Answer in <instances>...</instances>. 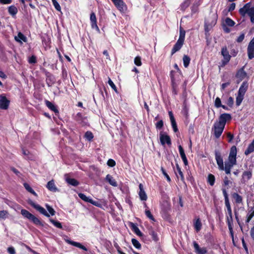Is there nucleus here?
Wrapping results in <instances>:
<instances>
[{
	"mask_svg": "<svg viewBox=\"0 0 254 254\" xmlns=\"http://www.w3.org/2000/svg\"><path fill=\"white\" fill-rule=\"evenodd\" d=\"M236 155L237 148L235 146H233L230 149L228 160L225 162V166H224L223 170L225 171L226 174H230L231 168L234 165L236 164Z\"/></svg>",
	"mask_w": 254,
	"mask_h": 254,
	"instance_id": "f257e3e1",
	"label": "nucleus"
},
{
	"mask_svg": "<svg viewBox=\"0 0 254 254\" xmlns=\"http://www.w3.org/2000/svg\"><path fill=\"white\" fill-rule=\"evenodd\" d=\"M28 203L30 204L31 206H32L35 209H36L37 211H38L41 214L44 215V216L47 217H50V215H51L52 216H54L56 212L55 210L48 204H46V207L48 211L49 212V213H48L47 212V211L44 208L41 206L40 205L35 203L33 201H32L31 199L28 200Z\"/></svg>",
	"mask_w": 254,
	"mask_h": 254,
	"instance_id": "f03ea898",
	"label": "nucleus"
},
{
	"mask_svg": "<svg viewBox=\"0 0 254 254\" xmlns=\"http://www.w3.org/2000/svg\"><path fill=\"white\" fill-rule=\"evenodd\" d=\"M239 13L242 16L244 17L246 14L250 17L251 21L254 23V6L251 7V3H247L239 9Z\"/></svg>",
	"mask_w": 254,
	"mask_h": 254,
	"instance_id": "7ed1b4c3",
	"label": "nucleus"
},
{
	"mask_svg": "<svg viewBox=\"0 0 254 254\" xmlns=\"http://www.w3.org/2000/svg\"><path fill=\"white\" fill-rule=\"evenodd\" d=\"M21 214L24 218H26L31 221L35 225L44 226L43 222L40 221L39 219L30 213L27 210L22 209L21 210Z\"/></svg>",
	"mask_w": 254,
	"mask_h": 254,
	"instance_id": "20e7f679",
	"label": "nucleus"
},
{
	"mask_svg": "<svg viewBox=\"0 0 254 254\" xmlns=\"http://www.w3.org/2000/svg\"><path fill=\"white\" fill-rule=\"evenodd\" d=\"M221 55L224 58V59L222 60V65L224 66L229 62L231 57L226 46L222 47L221 49Z\"/></svg>",
	"mask_w": 254,
	"mask_h": 254,
	"instance_id": "39448f33",
	"label": "nucleus"
},
{
	"mask_svg": "<svg viewBox=\"0 0 254 254\" xmlns=\"http://www.w3.org/2000/svg\"><path fill=\"white\" fill-rule=\"evenodd\" d=\"M225 127L215 123L212 129H214V135L216 138H218L222 134Z\"/></svg>",
	"mask_w": 254,
	"mask_h": 254,
	"instance_id": "423d86ee",
	"label": "nucleus"
},
{
	"mask_svg": "<svg viewBox=\"0 0 254 254\" xmlns=\"http://www.w3.org/2000/svg\"><path fill=\"white\" fill-rule=\"evenodd\" d=\"M247 53L250 60L254 58V37L251 40L248 45Z\"/></svg>",
	"mask_w": 254,
	"mask_h": 254,
	"instance_id": "0eeeda50",
	"label": "nucleus"
},
{
	"mask_svg": "<svg viewBox=\"0 0 254 254\" xmlns=\"http://www.w3.org/2000/svg\"><path fill=\"white\" fill-rule=\"evenodd\" d=\"M215 157L218 168L220 170H224V162L221 154L219 151H215Z\"/></svg>",
	"mask_w": 254,
	"mask_h": 254,
	"instance_id": "6e6552de",
	"label": "nucleus"
},
{
	"mask_svg": "<svg viewBox=\"0 0 254 254\" xmlns=\"http://www.w3.org/2000/svg\"><path fill=\"white\" fill-rule=\"evenodd\" d=\"M74 119L78 124L82 126H86L88 124L87 118L83 117L80 113H78L75 116Z\"/></svg>",
	"mask_w": 254,
	"mask_h": 254,
	"instance_id": "1a4fd4ad",
	"label": "nucleus"
},
{
	"mask_svg": "<svg viewBox=\"0 0 254 254\" xmlns=\"http://www.w3.org/2000/svg\"><path fill=\"white\" fill-rule=\"evenodd\" d=\"M252 177V170H249L245 171L243 173L241 179V183L244 184H246L248 181L250 180Z\"/></svg>",
	"mask_w": 254,
	"mask_h": 254,
	"instance_id": "9d476101",
	"label": "nucleus"
},
{
	"mask_svg": "<svg viewBox=\"0 0 254 254\" xmlns=\"http://www.w3.org/2000/svg\"><path fill=\"white\" fill-rule=\"evenodd\" d=\"M10 101L5 96L0 95V109L6 110L9 106Z\"/></svg>",
	"mask_w": 254,
	"mask_h": 254,
	"instance_id": "9b49d317",
	"label": "nucleus"
},
{
	"mask_svg": "<svg viewBox=\"0 0 254 254\" xmlns=\"http://www.w3.org/2000/svg\"><path fill=\"white\" fill-rule=\"evenodd\" d=\"M231 116L230 114L224 113L220 115L219 119V121L216 123L221 125V126H223L225 127L227 121L231 120Z\"/></svg>",
	"mask_w": 254,
	"mask_h": 254,
	"instance_id": "f8f14e48",
	"label": "nucleus"
},
{
	"mask_svg": "<svg viewBox=\"0 0 254 254\" xmlns=\"http://www.w3.org/2000/svg\"><path fill=\"white\" fill-rule=\"evenodd\" d=\"M116 7L122 12L124 11L126 9V6L123 0H111Z\"/></svg>",
	"mask_w": 254,
	"mask_h": 254,
	"instance_id": "ddd939ff",
	"label": "nucleus"
},
{
	"mask_svg": "<svg viewBox=\"0 0 254 254\" xmlns=\"http://www.w3.org/2000/svg\"><path fill=\"white\" fill-rule=\"evenodd\" d=\"M193 247L194 249L195 252L197 254H205L207 252L206 248L202 247L200 248L199 245L195 242H193Z\"/></svg>",
	"mask_w": 254,
	"mask_h": 254,
	"instance_id": "4468645a",
	"label": "nucleus"
},
{
	"mask_svg": "<svg viewBox=\"0 0 254 254\" xmlns=\"http://www.w3.org/2000/svg\"><path fill=\"white\" fill-rule=\"evenodd\" d=\"M160 140L162 145H164L165 143L170 145L171 144V138L169 135L163 133L160 134Z\"/></svg>",
	"mask_w": 254,
	"mask_h": 254,
	"instance_id": "2eb2a0df",
	"label": "nucleus"
},
{
	"mask_svg": "<svg viewBox=\"0 0 254 254\" xmlns=\"http://www.w3.org/2000/svg\"><path fill=\"white\" fill-rule=\"evenodd\" d=\"M139 191L138 192V195L139 196V198L141 200L145 201L147 200V195L143 189V186L141 184H140L139 185Z\"/></svg>",
	"mask_w": 254,
	"mask_h": 254,
	"instance_id": "dca6fc26",
	"label": "nucleus"
},
{
	"mask_svg": "<svg viewBox=\"0 0 254 254\" xmlns=\"http://www.w3.org/2000/svg\"><path fill=\"white\" fill-rule=\"evenodd\" d=\"M211 17L213 19V20L210 23L208 19H205V30H206L207 27L208 26H213L216 23V20L217 18V15L216 13H213L211 15Z\"/></svg>",
	"mask_w": 254,
	"mask_h": 254,
	"instance_id": "f3484780",
	"label": "nucleus"
},
{
	"mask_svg": "<svg viewBox=\"0 0 254 254\" xmlns=\"http://www.w3.org/2000/svg\"><path fill=\"white\" fill-rule=\"evenodd\" d=\"M90 20L91 21V25L92 28H96L99 30V28L97 24V19L94 12H91L90 14Z\"/></svg>",
	"mask_w": 254,
	"mask_h": 254,
	"instance_id": "a211bd4d",
	"label": "nucleus"
},
{
	"mask_svg": "<svg viewBox=\"0 0 254 254\" xmlns=\"http://www.w3.org/2000/svg\"><path fill=\"white\" fill-rule=\"evenodd\" d=\"M169 115L170 117V121L171 122V125L174 132H176L178 131V129L177 127V125L176 122L175 121V119L173 116V113L171 111L169 112Z\"/></svg>",
	"mask_w": 254,
	"mask_h": 254,
	"instance_id": "6ab92c4d",
	"label": "nucleus"
},
{
	"mask_svg": "<svg viewBox=\"0 0 254 254\" xmlns=\"http://www.w3.org/2000/svg\"><path fill=\"white\" fill-rule=\"evenodd\" d=\"M179 151L180 154V156L181 157V158L185 164V165L187 166L188 165V161L187 158V157L186 156V154L185 153L184 150L183 148L181 145L179 146Z\"/></svg>",
	"mask_w": 254,
	"mask_h": 254,
	"instance_id": "aec40b11",
	"label": "nucleus"
},
{
	"mask_svg": "<svg viewBox=\"0 0 254 254\" xmlns=\"http://www.w3.org/2000/svg\"><path fill=\"white\" fill-rule=\"evenodd\" d=\"M184 42L177 40L172 49L171 54L173 55L177 51H179L183 45Z\"/></svg>",
	"mask_w": 254,
	"mask_h": 254,
	"instance_id": "412c9836",
	"label": "nucleus"
},
{
	"mask_svg": "<svg viewBox=\"0 0 254 254\" xmlns=\"http://www.w3.org/2000/svg\"><path fill=\"white\" fill-rule=\"evenodd\" d=\"M129 226L132 229V230L137 235L139 236H141L142 235V233L141 232L136 224L133 222H129Z\"/></svg>",
	"mask_w": 254,
	"mask_h": 254,
	"instance_id": "4be33fe9",
	"label": "nucleus"
},
{
	"mask_svg": "<svg viewBox=\"0 0 254 254\" xmlns=\"http://www.w3.org/2000/svg\"><path fill=\"white\" fill-rule=\"evenodd\" d=\"M46 187L49 190L53 192H56L58 190V189L56 186L55 182L53 180L48 182Z\"/></svg>",
	"mask_w": 254,
	"mask_h": 254,
	"instance_id": "5701e85b",
	"label": "nucleus"
},
{
	"mask_svg": "<svg viewBox=\"0 0 254 254\" xmlns=\"http://www.w3.org/2000/svg\"><path fill=\"white\" fill-rule=\"evenodd\" d=\"M254 216V206L253 207H250L249 209V211L247 215V219L246 220V222L247 223H249L251 220Z\"/></svg>",
	"mask_w": 254,
	"mask_h": 254,
	"instance_id": "b1692460",
	"label": "nucleus"
},
{
	"mask_svg": "<svg viewBox=\"0 0 254 254\" xmlns=\"http://www.w3.org/2000/svg\"><path fill=\"white\" fill-rule=\"evenodd\" d=\"M246 76L247 73L245 71L244 67H242L239 69L236 75V77L241 80L244 79L246 77Z\"/></svg>",
	"mask_w": 254,
	"mask_h": 254,
	"instance_id": "393cba45",
	"label": "nucleus"
},
{
	"mask_svg": "<svg viewBox=\"0 0 254 254\" xmlns=\"http://www.w3.org/2000/svg\"><path fill=\"white\" fill-rule=\"evenodd\" d=\"M15 41L17 42L22 43V41L24 42H27V38L21 32H19L17 36H15L14 38Z\"/></svg>",
	"mask_w": 254,
	"mask_h": 254,
	"instance_id": "a878e982",
	"label": "nucleus"
},
{
	"mask_svg": "<svg viewBox=\"0 0 254 254\" xmlns=\"http://www.w3.org/2000/svg\"><path fill=\"white\" fill-rule=\"evenodd\" d=\"M45 104L46 106L51 111L54 112L55 113H58L59 110L56 106L49 101L46 100Z\"/></svg>",
	"mask_w": 254,
	"mask_h": 254,
	"instance_id": "bb28decb",
	"label": "nucleus"
},
{
	"mask_svg": "<svg viewBox=\"0 0 254 254\" xmlns=\"http://www.w3.org/2000/svg\"><path fill=\"white\" fill-rule=\"evenodd\" d=\"M248 88L246 83L243 82L239 88L238 94L244 96Z\"/></svg>",
	"mask_w": 254,
	"mask_h": 254,
	"instance_id": "cd10ccee",
	"label": "nucleus"
},
{
	"mask_svg": "<svg viewBox=\"0 0 254 254\" xmlns=\"http://www.w3.org/2000/svg\"><path fill=\"white\" fill-rule=\"evenodd\" d=\"M106 180L112 186L117 187L118 186L116 181L110 175L108 174L106 176Z\"/></svg>",
	"mask_w": 254,
	"mask_h": 254,
	"instance_id": "c85d7f7f",
	"label": "nucleus"
},
{
	"mask_svg": "<svg viewBox=\"0 0 254 254\" xmlns=\"http://www.w3.org/2000/svg\"><path fill=\"white\" fill-rule=\"evenodd\" d=\"M55 82L54 76L51 74L47 76L46 78V83L49 87L52 86Z\"/></svg>",
	"mask_w": 254,
	"mask_h": 254,
	"instance_id": "c756f323",
	"label": "nucleus"
},
{
	"mask_svg": "<svg viewBox=\"0 0 254 254\" xmlns=\"http://www.w3.org/2000/svg\"><path fill=\"white\" fill-rule=\"evenodd\" d=\"M232 197L235 199V202L237 204L242 203L243 202L242 197L236 192L232 194Z\"/></svg>",
	"mask_w": 254,
	"mask_h": 254,
	"instance_id": "7c9ffc66",
	"label": "nucleus"
},
{
	"mask_svg": "<svg viewBox=\"0 0 254 254\" xmlns=\"http://www.w3.org/2000/svg\"><path fill=\"white\" fill-rule=\"evenodd\" d=\"M69 243L70 244H71L72 246L76 247L77 248H78L82 249L84 251H87V249L85 247H84V246H83L82 245H81L80 243H79L78 242L72 241H69Z\"/></svg>",
	"mask_w": 254,
	"mask_h": 254,
	"instance_id": "2f4dec72",
	"label": "nucleus"
},
{
	"mask_svg": "<svg viewBox=\"0 0 254 254\" xmlns=\"http://www.w3.org/2000/svg\"><path fill=\"white\" fill-rule=\"evenodd\" d=\"M65 180L67 183L72 186L76 187L79 185V182L75 179L66 178Z\"/></svg>",
	"mask_w": 254,
	"mask_h": 254,
	"instance_id": "473e14b6",
	"label": "nucleus"
},
{
	"mask_svg": "<svg viewBox=\"0 0 254 254\" xmlns=\"http://www.w3.org/2000/svg\"><path fill=\"white\" fill-rule=\"evenodd\" d=\"M194 227L195 231L199 232L202 227V224L199 218H197L194 223Z\"/></svg>",
	"mask_w": 254,
	"mask_h": 254,
	"instance_id": "72a5a7b5",
	"label": "nucleus"
},
{
	"mask_svg": "<svg viewBox=\"0 0 254 254\" xmlns=\"http://www.w3.org/2000/svg\"><path fill=\"white\" fill-rule=\"evenodd\" d=\"M254 151V139L252 142L248 146L247 149L245 151V154L246 155H249Z\"/></svg>",
	"mask_w": 254,
	"mask_h": 254,
	"instance_id": "f704fd0d",
	"label": "nucleus"
},
{
	"mask_svg": "<svg viewBox=\"0 0 254 254\" xmlns=\"http://www.w3.org/2000/svg\"><path fill=\"white\" fill-rule=\"evenodd\" d=\"M8 11L11 15L14 16L17 13L18 10L16 7L14 5H10L8 8Z\"/></svg>",
	"mask_w": 254,
	"mask_h": 254,
	"instance_id": "c9c22d12",
	"label": "nucleus"
},
{
	"mask_svg": "<svg viewBox=\"0 0 254 254\" xmlns=\"http://www.w3.org/2000/svg\"><path fill=\"white\" fill-rule=\"evenodd\" d=\"M215 181V176L211 174H209L207 177V183H209V184L211 186H213L214 185Z\"/></svg>",
	"mask_w": 254,
	"mask_h": 254,
	"instance_id": "e433bc0d",
	"label": "nucleus"
},
{
	"mask_svg": "<svg viewBox=\"0 0 254 254\" xmlns=\"http://www.w3.org/2000/svg\"><path fill=\"white\" fill-rule=\"evenodd\" d=\"M191 0H185L181 5V10L184 11L190 4Z\"/></svg>",
	"mask_w": 254,
	"mask_h": 254,
	"instance_id": "4c0bfd02",
	"label": "nucleus"
},
{
	"mask_svg": "<svg viewBox=\"0 0 254 254\" xmlns=\"http://www.w3.org/2000/svg\"><path fill=\"white\" fill-rule=\"evenodd\" d=\"M149 234L151 236L153 240L154 241L157 242L159 240L157 233L153 229H151L149 230Z\"/></svg>",
	"mask_w": 254,
	"mask_h": 254,
	"instance_id": "58836bf2",
	"label": "nucleus"
},
{
	"mask_svg": "<svg viewBox=\"0 0 254 254\" xmlns=\"http://www.w3.org/2000/svg\"><path fill=\"white\" fill-rule=\"evenodd\" d=\"M183 64L185 67H187L190 63V59L187 55H184L183 58Z\"/></svg>",
	"mask_w": 254,
	"mask_h": 254,
	"instance_id": "ea45409f",
	"label": "nucleus"
},
{
	"mask_svg": "<svg viewBox=\"0 0 254 254\" xmlns=\"http://www.w3.org/2000/svg\"><path fill=\"white\" fill-rule=\"evenodd\" d=\"M78 195L79 197L80 198H81L82 200H83V201L87 202H89V203L90 202L91 198H90L89 197H87L84 194H83L82 193H79L78 194Z\"/></svg>",
	"mask_w": 254,
	"mask_h": 254,
	"instance_id": "a19ab883",
	"label": "nucleus"
},
{
	"mask_svg": "<svg viewBox=\"0 0 254 254\" xmlns=\"http://www.w3.org/2000/svg\"><path fill=\"white\" fill-rule=\"evenodd\" d=\"M84 137L87 140L91 141L93 138L94 136L92 132L87 131L85 132Z\"/></svg>",
	"mask_w": 254,
	"mask_h": 254,
	"instance_id": "79ce46f5",
	"label": "nucleus"
},
{
	"mask_svg": "<svg viewBox=\"0 0 254 254\" xmlns=\"http://www.w3.org/2000/svg\"><path fill=\"white\" fill-rule=\"evenodd\" d=\"M49 220L57 228H58L60 229L63 228L62 225L61 223H60L59 221H56L53 219H50Z\"/></svg>",
	"mask_w": 254,
	"mask_h": 254,
	"instance_id": "37998d69",
	"label": "nucleus"
},
{
	"mask_svg": "<svg viewBox=\"0 0 254 254\" xmlns=\"http://www.w3.org/2000/svg\"><path fill=\"white\" fill-rule=\"evenodd\" d=\"M185 33H186L185 31L181 28L180 30L179 38L178 40L183 42H184L185 38Z\"/></svg>",
	"mask_w": 254,
	"mask_h": 254,
	"instance_id": "c03bdc74",
	"label": "nucleus"
},
{
	"mask_svg": "<svg viewBox=\"0 0 254 254\" xmlns=\"http://www.w3.org/2000/svg\"><path fill=\"white\" fill-rule=\"evenodd\" d=\"M244 96L243 95H239L238 94V95L236 97V105L239 106L240 105V104H241V103L242 102L243 99H244Z\"/></svg>",
	"mask_w": 254,
	"mask_h": 254,
	"instance_id": "a18cd8bd",
	"label": "nucleus"
},
{
	"mask_svg": "<svg viewBox=\"0 0 254 254\" xmlns=\"http://www.w3.org/2000/svg\"><path fill=\"white\" fill-rule=\"evenodd\" d=\"M131 242L133 246L137 249L141 248V245L139 242L135 239H132Z\"/></svg>",
	"mask_w": 254,
	"mask_h": 254,
	"instance_id": "49530a36",
	"label": "nucleus"
},
{
	"mask_svg": "<svg viewBox=\"0 0 254 254\" xmlns=\"http://www.w3.org/2000/svg\"><path fill=\"white\" fill-rule=\"evenodd\" d=\"M176 169L177 173L179 174L180 176L181 179L182 181H184V177L182 171H181V168L179 166L178 164H176Z\"/></svg>",
	"mask_w": 254,
	"mask_h": 254,
	"instance_id": "de8ad7c7",
	"label": "nucleus"
},
{
	"mask_svg": "<svg viewBox=\"0 0 254 254\" xmlns=\"http://www.w3.org/2000/svg\"><path fill=\"white\" fill-rule=\"evenodd\" d=\"M226 222L227 223V225L228 226V227H233V217L232 216H228L227 217V220Z\"/></svg>",
	"mask_w": 254,
	"mask_h": 254,
	"instance_id": "09e8293b",
	"label": "nucleus"
},
{
	"mask_svg": "<svg viewBox=\"0 0 254 254\" xmlns=\"http://www.w3.org/2000/svg\"><path fill=\"white\" fill-rule=\"evenodd\" d=\"M225 23L228 26L231 27L233 26L235 24V22L229 17L226 18Z\"/></svg>",
	"mask_w": 254,
	"mask_h": 254,
	"instance_id": "8fccbe9b",
	"label": "nucleus"
},
{
	"mask_svg": "<svg viewBox=\"0 0 254 254\" xmlns=\"http://www.w3.org/2000/svg\"><path fill=\"white\" fill-rule=\"evenodd\" d=\"M214 105L217 108H220L221 106H222L221 101L220 98L217 97L215 99Z\"/></svg>",
	"mask_w": 254,
	"mask_h": 254,
	"instance_id": "3c124183",
	"label": "nucleus"
},
{
	"mask_svg": "<svg viewBox=\"0 0 254 254\" xmlns=\"http://www.w3.org/2000/svg\"><path fill=\"white\" fill-rule=\"evenodd\" d=\"M145 215H146V216L148 218H149L150 220H151L153 221H155V220L154 218L153 217V215H152L150 210H145Z\"/></svg>",
	"mask_w": 254,
	"mask_h": 254,
	"instance_id": "603ef678",
	"label": "nucleus"
},
{
	"mask_svg": "<svg viewBox=\"0 0 254 254\" xmlns=\"http://www.w3.org/2000/svg\"><path fill=\"white\" fill-rule=\"evenodd\" d=\"M108 78V84L116 92H117V89L116 85H115V84L114 83V82L112 81L110 78L109 77Z\"/></svg>",
	"mask_w": 254,
	"mask_h": 254,
	"instance_id": "864d4df0",
	"label": "nucleus"
},
{
	"mask_svg": "<svg viewBox=\"0 0 254 254\" xmlns=\"http://www.w3.org/2000/svg\"><path fill=\"white\" fill-rule=\"evenodd\" d=\"M134 63L137 66H140L142 64L141 58L139 56L136 57L134 59Z\"/></svg>",
	"mask_w": 254,
	"mask_h": 254,
	"instance_id": "5fc2aeb1",
	"label": "nucleus"
},
{
	"mask_svg": "<svg viewBox=\"0 0 254 254\" xmlns=\"http://www.w3.org/2000/svg\"><path fill=\"white\" fill-rule=\"evenodd\" d=\"M161 170L162 174L164 175L165 177L166 178L167 181L169 182H171V178H170V177L168 175V174L166 173L165 169L163 167H161Z\"/></svg>",
	"mask_w": 254,
	"mask_h": 254,
	"instance_id": "6e6d98bb",
	"label": "nucleus"
},
{
	"mask_svg": "<svg viewBox=\"0 0 254 254\" xmlns=\"http://www.w3.org/2000/svg\"><path fill=\"white\" fill-rule=\"evenodd\" d=\"M89 203H90L92 205L96 206L97 207H98L99 208H102V205L100 202H99L98 201H95V200H93L92 198Z\"/></svg>",
	"mask_w": 254,
	"mask_h": 254,
	"instance_id": "4d7b16f0",
	"label": "nucleus"
},
{
	"mask_svg": "<svg viewBox=\"0 0 254 254\" xmlns=\"http://www.w3.org/2000/svg\"><path fill=\"white\" fill-rule=\"evenodd\" d=\"M8 214V212L6 210L0 211V219H4L6 217V215Z\"/></svg>",
	"mask_w": 254,
	"mask_h": 254,
	"instance_id": "13d9d810",
	"label": "nucleus"
},
{
	"mask_svg": "<svg viewBox=\"0 0 254 254\" xmlns=\"http://www.w3.org/2000/svg\"><path fill=\"white\" fill-rule=\"evenodd\" d=\"M227 104L230 107H232L234 104V99L232 97H229L227 101Z\"/></svg>",
	"mask_w": 254,
	"mask_h": 254,
	"instance_id": "bf43d9fd",
	"label": "nucleus"
},
{
	"mask_svg": "<svg viewBox=\"0 0 254 254\" xmlns=\"http://www.w3.org/2000/svg\"><path fill=\"white\" fill-rule=\"evenodd\" d=\"M222 192H223V194L224 197L225 201L229 200V197H228V195L226 189H224V188H223L222 189Z\"/></svg>",
	"mask_w": 254,
	"mask_h": 254,
	"instance_id": "052dcab7",
	"label": "nucleus"
},
{
	"mask_svg": "<svg viewBox=\"0 0 254 254\" xmlns=\"http://www.w3.org/2000/svg\"><path fill=\"white\" fill-rule=\"evenodd\" d=\"M107 165L111 167H114L116 165V162L112 159H110L107 161Z\"/></svg>",
	"mask_w": 254,
	"mask_h": 254,
	"instance_id": "680f3d73",
	"label": "nucleus"
},
{
	"mask_svg": "<svg viewBox=\"0 0 254 254\" xmlns=\"http://www.w3.org/2000/svg\"><path fill=\"white\" fill-rule=\"evenodd\" d=\"M245 38V34L244 33H241L240 35L237 38L236 41L238 43H241L242 42Z\"/></svg>",
	"mask_w": 254,
	"mask_h": 254,
	"instance_id": "e2e57ef3",
	"label": "nucleus"
},
{
	"mask_svg": "<svg viewBox=\"0 0 254 254\" xmlns=\"http://www.w3.org/2000/svg\"><path fill=\"white\" fill-rule=\"evenodd\" d=\"M36 58L35 56H32L29 58L28 62L30 64H35L36 63Z\"/></svg>",
	"mask_w": 254,
	"mask_h": 254,
	"instance_id": "0e129e2a",
	"label": "nucleus"
},
{
	"mask_svg": "<svg viewBox=\"0 0 254 254\" xmlns=\"http://www.w3.org/2000/svg\"><path fill=\"white\" fill-rule=\"evenodd\" d=\"M163 126V122L162 120L158 121L156 124V127L157 129H161Z\"/></svg>",
	"mask_w": 254,
	"mask_h": 254,
	"instance_id": "69168bd1",
	"label": "nucleus"
},
{
	"mask_svg": "<svg viewBox=\"0 0 254 254\" xmlns=\"http://www.w3.org/2000/svg\"><path fill=\"white\" fill-rule=\"evenodd\" d=\"M24 185V187L25 188V189L29 192H31L32 190H33L31 188V187L29 186V184H28L27 183H24L23 184Z\"/></svg>",
	"mask_w": 254,
	"mask_h": 254,
	"instance_id": "338daca9",
	"label": "nucleus"
},
{
	"mask_svg": "<svg viewBox=\"0 0 254 254\" xmlns=\"http://www.w3.org/2000/svg\"><path fill=\"white\" fill-rule=\"evenodd\" d=\"M7 252L9 254H15V251L13 247H8L7 249Z\"/></svg>",
	"mask_w": 254,
	"mask_h": 254,
	"instance_id": "774afa93",
	"label": "nucleus"
}]
</instances>
